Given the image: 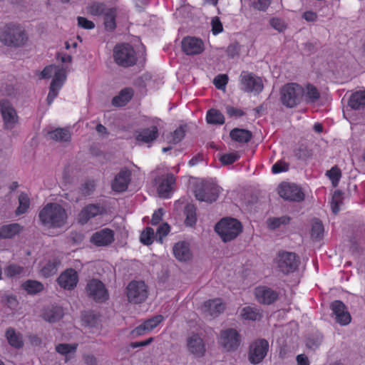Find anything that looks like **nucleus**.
<instances>
[{
  "instance_id": "1",
  "label": "nucleus",
  "mask_w": 365,
  "mask_h": 365,
  "mask_svg": "<svg viewBox=\"0 0 365 365\" xmlns=\"http://www.w3.org/2000/svg\"><path fill=\"white\" fill-rule=\"evenodd\" d=\"M42 224L51 228H61L67 223L68 214L65 208L58 203H48L39 212Z\"/></svg>"
},
{
  "instance_id": "2",
  "label": "nucleus",
  "mask_w": 365,
  "mask_h": 365,
  "mask_svg": "<svg viewBox=\"0 0 365 365\" xmlns=\"http://www.w3.org/2000/svg\"><path fill=\"white\" fill-rule=\"evenodd\" d=\"M66 70L63 66L50 65L41 73L42 78H52L47 96V103L51 105L57 97L66 80Z\"/></svg>"
},
{
  "instance_id": "3",
  "label": "nucleus",
  "mask_w": 365,
  "mask_h": 365,
  "mask_svg": "<svg viewBox=\"0 0 365 365\" xmlns=\"http://www.w3.org/2000/svg\"><path fill=\"white\" fill-rule=\"evenodd\" d=\"M0 41L6 46L17 47L26 43L27 36L21 25L9 24L1 29Z\"/></svg>"
},
{
  "instance_id": "4",
  "label": "nucleus",
  "mask_w": 365,
  "mask_h": 365,
  "mask_svg": "<svg viewBox=\"0 0 365 365\" xmlns=\"http://www.w3.org/2000/svg\"><path fill=\"white\" fill-rule=\"evenodd\" d=\"M242 230L240 221L232 217L222 218L215 225V231L224 242L236 238Z\"/></svg>"
},
{
  "instance_id": "5",
  "label": "nucleus",
  "mask_w": 365,
  "mask_h": 365,
  "mask_svg": "<svg viewBox=\"0 0 365 365\" xmlns=\"http://www.w3.org/2000/svg\"><path fill=\"white\" fill-rule=\"evenodd\" d=\"M303 99V87L297 83H288L281 91L282 103L288 108L299 104Z\"/></svg>"
},
{
  "instance_id": "6",
  "label": "nucleus",
  "mask_w": 365,
  "mask_h": 365,
  "mask_svg": "<svg viewBox=\"0 0 365 365\" xmlns=\"http://www.w3.org/2000/svg\"><path fill=\"white\" fill-rule=\"evenodd\" d=\"M277 269L284 274H289L296 271L299 266V258L290 252H279L274 259Z\"/></svg>"
},
{
  "instance_id": "7",
  "label": "nucleus",
  "mask_w": 365,
  "mask_h": 365,
  "mask_svg": "<svg viewBox=\"0 0 365 365\" xmlns=\"http://www.w3.org/2000/svg\"><path fill=\"white\" fill-rule=\"evenodd\" d=\"M115 62L123 67L134 65L136 62V55L133 48L127 43L117 45L113 53Z\"/></svg>"
},
{
  "instance_id": "8",
  "label": "nucleus",
  "mask_w": 365,
  "mask_h": 365,
  "mask_svg": "<svg viewBox=\"0 0 365 365\" xmlns=\"http://www.w3.org/2000/svg\"><path fill=\"white\" fill-rule=\"evenodd\" d=\"M148 287L143 281H132L126 288V296L130 303L140 304L148 297Z\"/></svg>"
},
{
  "instance_id": "9",
  "label": "nucleus",
  "mask_w": 365,
  "mask_h": 365,
  "mask_svg": "<svg viewBox=\"0 0 365 365\" xmlns=\"http://www.w3.org/2000/svg\"><path fill=\"white\" fill-rule=\"evenodd\" d=\"M220 191V187L215 183L206 182L196 188L195 195L198 200L212 202L217 200Z\"/></svg>"
},
{
  "instance_id": "10",
  "label": "nucleus",
  "mask_w": 365,
  "mask_h": 365,
  "mask_svg": "<svg viewBox=\"0 0 365 365\" xmlns=\"http://www.w3.org/2000/svg\"><path fill=\"white\" fill-rule=\"evenodd\" d=\"M278 193L284 200L300 202L304 198L301 187L296 184L282 182L278 187Z\"/></svg>"
},
{
  "instance_id": "11",
  "label": "nucleus",
  "mask_w": 365,
  "mask_h": 365,
  "mask_svg": "<svg viewBox=\"0 0 365 365\" xmlns=\"http://www.w3.org/2000/svg\"><path fill=\"white\" fill-rule=\"evenodd\" d=\"M242 89L247 92L258 93L263 89L262 81L254 74L243 71L240 75Z\"/></svg>"
},
{
  "instance_id": "12",
  "label": "nucleus",
  "mask_w": 365,
  "mask_h": 365,
  "mask_svg": "<svg viewBox=\"0 0 365 365\" xmlns=\"http://www.w3.org/2000/svg\"><path fill=\"white\" fill-rule=\"evenodd\" d=\"M182 50L187 56L201 54L205 48L204 41L195 36H186L181 42Z\"/></svg>"
},
{
  "instance_id": "13",
  "label": "nucleus",
  "mask_w": 365,
  "mask_h": 365,
  "mask_svg": "<svg viewBox=\"0 0 365 365\" xmlns=\"http://www.w3.org/2000/svg\"><path fill=\"white\" fill-rule=\"evenodd\" d=\"M269 343L265 339H258L253 342L250 347L249 360L252 364H259L267 355Z\"/></svg>"
},
{
  "instance_id": "14",
  "label": "nucleus",
  "mask_w": 365,
  "mask_h": 365,
  "mask_svg": "<svg viewBox=\"0 0 365 365\" xmlns=\"http://www.w3.org/2000/svg\"><path fill=\"white\" fill-rule=\"evenodd\" d=\"M88 295L96 302H104L108 298V290L102 282L98 279H91L86 287Z\"/></svg>"
},
{
  "instance_id": "15",
  "label": "nucleus",
  "mask_w": 365,
  "mask_h": 365,
  "mask_svg": "<svg viewBox=\"0 0 365 365\" xmlns=\"http://www.w3.org/2000/svg\"><path fill=\"white\" fill-rule=\"evenodd\" d=\"M0 111L4 125L7 129H12L18 122V115L11 104L7 101L0 102Z\"/></svg>"
},
{
  "instance_id": "16",
  "label": "nucleus",
  "mask_w": 365,
  "mask_h": 365,
  "mask_svg": "<svg viewBox=\"0 0 365 365\" xmlns=\"http://www.w3.org/2000/svg\"><path fill=\"white\" fill-rule=\"evenodd\" d=\"M135 139L140 145L150 144L158 136V128L156 123L148 128H143L135 132Z\"/></svg>"
},
{
  "instance_id": "17",
  "label": "nucleus",
  "mask_w": 365,
  "mask_h": 365,
  "mask_svg": "<svg viewBox=\"0 0 365 365\" xmlns=\"http://www.w3.org/2000/svg\"><path fill=\"white\" fill-rule=\"evenodd\" d=\"M78 282V274L73 269H67L57 278L58 284L66 290L73 289Z\"/></svg>"
},
{
  "instance_id": "18",
  "label": "nucleus",
  "mask_w": 365,
  "mask_h": 365,
  "mask_svg": "<svg viewBox=\"0 0 365 365\" xmlns=\"http://www.w3.org/2000/svg\"><path fill=\"white\" fill-rule=\"evenodd\" d=\"M175 182V178L172 174L163 175L158 180V192L160 197L168 198L170 197Z\"/></svg>"
},
{
  "instance_id": "19",
  "label": "nucleus",
  "mask_w": 365,
  "mask_h": 365,
  "mask_svg": "<svg viewBox=\"0 0 365 365\" xmlns=\"http://www.w3.org/2000/svg\"><path fill=\"white\" fill-rule=\"evenodd\" d=\"M220 343L227 351L235 349L240 344V336L233 329L222 331L220 337Z\"/></svg>"
},
{
  "instance_id": "20",
  "label": "nucleus",
  "mask_w": 365,
  "mask_h": 365,
  "mask_svg": "<svg viewBox=\"0 0 365 365\" xmlns=\"http://www.w3.org/2000/svg\"><path fill=\"white\" fill-rule=\"evenodd\" d=\"M331 309L337 323L343 326L350 323L351 319V315L344 304L341 301L336 300L332 302Z\"/></svg>"
},
{
  "instance_id": "21",
  "label": "nucleus",
  "mask_w": 365,
  "mask_h": 365,
  "mask_svg": "<svg viewBox=\"0 0 365 365\" xmlns=\"http://www.w3.org/2000/svg\"><path fill=\"white\" fill-rule=\"evenodd\" d=\"M114 241V233L108 228H104L93 234L91 242L98 247L107 246Z\"/></svg>"
},
{
  "instance_id": "22",
  "label": "nucleus",
  "mask_w": 365,
  "mask_h": 365,
  "mask_svg": "<svg viewBox=\"0 0 365 365\" xmlns=\"http://www.w3.org/2000/svg\"><path fill=\"white\" fill-rule=\"evenodd\" d=\"M255 296L259 303L265 304H272L277 298V294L274 291L264 286L255 288Z\"/></svg>"
},
{
  "instance_id": "23",
  "label": "nucleus",
  "mask_w": 365,
  "mask_h": 365,
  "mask_svg": "<svg viewBox=\"0 0 365 365\" xmlns=\"http://www.w3.org/2000/svg\"><path fill=\"white\" fill-rule=\"evenodd\" d=\"M187 347L190 353L197 356L203 355L205 351L203 340L196 334H192L187 337Z\"/></svg>"
},
{
  "instance_id": "24",
  "label": "nucleus",
  "mask_w": 365,
  "mask_h": 365,
  "mask_svg": "<svg viewBox=\"0 0 365 365\" xmlns=\"http://www.w3.org/2000/svg\"><path fill=\"white\" fill-rule=\"evenodd\" d=\"M130 172L128 170H121L112 182L113 190L116 192L125 191L130 181Z\"/></svg>"
},
{
  "instance_id": "25",
  "label": "nucleus",
  "mask_w": 365,
  "mask_h": 365,
  "mask_svg": "<svg viewBox=\"0 0 365 365\" xmlns=\"http://www.w3.org/2000/svg\"><path fill=\"white\" fill-rule=\"evenodd\" d=\"M225 308V305L222 303V299H215L205 302L202 309L207 316L215 317L222 312Z\"/></svg>"
},
{
  "instance_id": "26",
  "label": "nucleus",
  "mask_w": 365,
  "mask_h": 365,
  "mask_svg": "<svg viewBox=\"0 0 365 365\" xmlns=\"http://www.w3.org/2000/svg\"><path fill=\"white\" fill-rule=\"evenodd\" d=\"M103 212V207L99 205H89L81 211L78 217V220L81 224H86L90 219L102 214Z\"/></svg>"
},
{
  "instance_id": "27",
  "label": "nucleus",
  "mask_w": 365,
  "mask_h": 365,
  "mask_svg": "<svg viewBox=\"0 0 365 365\" xmlns=\"http://www.w3.org/2000/svg\"><path fill=\"white\" fill-rule=\"evenodd\" d=\"M173 254L179 261H187L192 258L190 244L185 241H180L173 247Z\"/></svg>"
},
{
  "instance_id": "28",
  "label": "nucleus",
  "mask_w": 365,
  "mask_h": 365,
  "mask_svg": "<svg viewBox=\"0 0 365 365\" xmlns=\"http://www.w3.org/2000/svg\"><path fill=\"white\" fill-rule=\"evenodd\" d=\"M6 338L9 345L15 349H20L24 345L22 335L13 328H9L6 330Z\"/></svg>"
},
{
  "instance_id": "29",
  "label": "nucleus",
  "mask_w": 365,
  "mask_h": 365,
  "mask_svg": "<svg viewBox=\"0 0 365 365\" xmlns=\"http://www.w3.org/2000/svg\"><path fill=\"white\" fill-rule=\"evenodd\" d=\"M63 316V310L61 307H51L45 309L43 317L51 323L56 322Z\"/></svg>"
},
{
  "instance_id": "30",
  "label": "nucleus",
  "mask_w": 365,
  "mask_h": 365,
  "mask_svg": "<svg viewBox=\"0 0 365 365\" xmlns=\"http://www.w3.org/2000/svg\"><path fill=\"white\" fill-rule=\"evenodd\" d=\"M133 91L131 88H124L120 93L113 98V105L115 106H125L133 97Z\"/></svg>"
},
{
  "instance_id": "31",
  "label": "nucleus",
  "mask_w": 365,
  "mask_h": 365,
  "mask_svg": "<svg viewBox=\"0 0 365 365\" xmlns=\"http://www.w3.org/2000/svg\"><path fill=\"white\" fill-rule=\"evenodd\" d=\"M319 92L317 88L311 84H307L303 88V99L307 103H314L319 98Z\"/></svg>"
},
{
  "instance_id": "32",
  "label": "nucleus",
  "mask_w": 365,
  "mask_h": 365,
  "mask_svg": "<svg viewBox=\"0 0 365 365\" xmlns=\"http://www.w3.org/2000/svg\"><path fill=\"white\" fill-rule=\"evenodd\" d=\"M349 105L354 109H360L365 106V91L354 93L350 97Z\"/></svg>"
},
{
  "instance_id": "33",
  "label": "nucleus",
  "mask_w": 365,
  "mask_h": 365,
  "mask_svg": "<svg viewBox=\"0 0 365 365\" xmlns=\"http://www.w3.org/2000/svg\"><path fill=\"white\" fill-rule=\"evenodd\" d=\"M239 314L242 319L256 321L261 317L259 310L252 307H245L239 311Z\"/></svg>"
},
{
  "instance_id": "34",
  "label": "nucleus",
  "mask_w": 365,
  "mask_h": 365,
  "mask_svg": "<svg viewBox=\"0 0 365 365\" xmlns=\"http://www.w3.org/2000/svg\"><path fill=\"white\" fill-rule=\"evenodd\" d=\"M231 138L239 143H247L252 137L251 133L245 129L235 128L230 134Z\"/></svg>"
},
{
  "instance_id": "35",
  "label": "nucleus",
  "mask_w": 365,
  "mask_h": 365,
  "mask_svg": "<svg viewBox=\"0 0 365 365\" xmlns=\"http://www.w3.org/2000/svg\"><path fill=\"white\" fill-rule=\"evenodd\" d=\"M106 29L112 31L115 28L116 9L109 7L103 14Z\"/></svg>"
},
{
  "instance_id": "36",
  "label": "nucleus",
  "mask_w": 365,
  "mask_h": 365,
  "mask_svg": "<svg viewBox=\"0 0 365 365\" xmlns=\"http://www.w3.org/2000/svg\"><path fill=\"white\" fill-rule=\"evenodd\" d=\"M51 139L59 142H67L71 139V133L67 129L57 128L48 133Z\"/></svg>"
},
{
  "instance_id": "37",
  "label": "nucleus",
  "mask_w": 365,
  "mask_h": 365,
  "mask_svg": "<svg viewBox=\"0 0 365 365\" xmlns=\"http://www.w3.org/2000/svg\"><path fill=\"white\" fill-rule=\"evenodd\" d=\"M21 227L18 224H11L0 228V238H11L18 234Z\"/></svg>"
},
{
  "instance_id": "38",
  "label": "nucleus",
  "mask_w": 365,
  "mask_h": 365,
  "mask_svg": "<svg viewBox=\"0 0 365 365\" xmlns=\"http://www.w3.org/2000/svg\"><path fill=\"white\" fill-rule=\"evenodd\" d=\"M206 119L210 124L222 125L225 123L223 115L216 109H210L207 113Z\"/></svg>"
},
{
  "instance_id": "39",
  "label": "nucleus",
  "mask_w": 365,
  "mask_h": 365,
  "mask_svg": "<svg viewBox=\"0 0 365 365\" xmlns=\"http://www.w3.org/2000/svg\"><path fill=\"white\" fill-rule=\"evenodd\" d=\"M59 264V262L56 259L48 261L45 265L41 269V273L45 277H48L53 275L57 272V267Z\"/></svg>"
},
{
  "instance_id": "40",
  "label": "nucleus",
  "mask_w": 365,
  "mask_h": 365,
  "mask_svg": "<svg viewBox=\"0 0 365 365\" xmlns=\"http://www.w3.org/2000/svg\"><path fill=\"white\" fill-rule=\"evenodd\" d=\"M185 225L187 226H192L195 224L197 221L196 217V209L192 205H187L185 207Z\"/></svg>"
},
{
  "instance_id": "41",
  "label": "nucleus",
  "mask_w": 365,
  "mask_h": 365,
  "mask_svg": "<svg viewBox=\"0 0 365 365\" xmlns=\"http://www.w3.org/2000/svg\"><path fill=\"white\" fill-rule=\"evenodd\" d=\"M24 289L29 294H36L43 289V285L36 280H28L23 284Z\"/></svg>"
},
{
  "instance_id": "42",
  "label": "nucleus",
  "mask_w": 365,
  "mask_h": 365,
  "mask_svg": "<svg viewBox=\"0 0 365 365\" xmlns=\"http://www.w3.org/2000/svg\"><path fill=\"white\" fill-rule=\"evenodd\" d=\"M324 226L319 220H314L312 223L311 235L315 240H319L323 237Z\"/></svg>"
},
{
  "instance_id": "43",
  "label": "nucleus",
  "mask_w": 365,
  "mask_h": 365,
  "mask_svg": "<svg viewBox=\"0 0 365 365\" xmlns=\"http://www.w3.org/2000/svg\"><path fill=\"white\" fill-rule=\"evenodd\" d=\"M19 207L16 211V215H21L25 213L30 205V200L26 193H21L19 197Z\"/></svg>"
},
{
  "instance_id": "44",
  "label": "nucleus",
  "mask_w": 365,
  "mask_h": 365,
  "mask_svg": "<svg viewBox=\"0 0 365 365\" xmlns=\"http://www.w3.org/2000/svg\"><path fill=\"white\" fill-rule=\"evenodd\" d=\"M76 349V344H59L56 347L58 353L65 356L74 353Z\"/></svg>"
},
{
  "instance_id": "45",
  "label": "nucleus",
  "mask_w": 365,
  "mask_h": 365,
  "mask_svg": "<svg viewBox=\"0 0 365 365\" xmlns=\"http://www.w3.org/2000/svg\"><path fill=\"white\" fill-rule=\"evenodd\" d=\"M342 204V194L341 192L336 190L334 192L331 202V210L334 214H336Z\"/></svg>"
},
{
  "instance_id": "46",
  "label": "nucleus",
  "mask_w": 365,
  "mask_h": 365,
  "mask_svg": "<svg viewBox=\"0 0 365 365\" xmlns=\"http://www.w3.org/2000/svg\"><path fill=\"white\" fill-rule=\"evenodd\" d=\"M327 176L330 179L334 187H336L341 176V170L336 166L331 168L326 173Z\"/></svg>"
},
{
  "instance_id": "47",
  "label": "nucleus",
  "mask_w": 365,
  "mask_h": 365,
  "mask_svg": "<svg viewBox=\"0 0 365 365\" xmlns=\"http://www.w3.org/2000/svg\"><path fill=\"white\" fill-rule=\"evenodd\" d=\"M109 7L101 3H93L88 7V12L94 16L103 15Z\"/></svg>"
},
{
  "instance_id": "48",
  "label": "nucleus",
  "mask_w": 365,
  "mask_h": 365,
  "mask_svg": "<svg viewBox=\"0 0 365 365\" xmlns=\"http://www.w3.org/2000/svg\"><path fill=\"white\" fill-rule=\"evenodd\" d=\"M164 320V317L162 315H156L144 322L147 331H151L156 328Z\"/></svg>"
},
{
  "instance_id": "49",
  "label": "nucleus",
  "mask_w": 365,
  "mask_h": 365,
  "mask_svg": "<svg viewBox=\"0 0 365 365\" xmlns=\"http://www.w3.org/2000/svg\"><path fill=\"white\" fill-rule=\"evenodd\" d=\"M155 237L154 230L150 227H147L140 235V242L146 245L152 244Z\"/></svg>"
},
{
  "instance_id": "50",
  "label": "nucleus",
  "mask_w": 365,
  "mask_h": 365,
  "mask_svg": "<svg viewBox=\"0 0 365 365\" xmlns=\"http://www.w3.org/2000/svg\"><path fill=\"white\" fill-rule=\"evenodd\" d=\"M83 322L88 327H94L98 324V317L91 312L85 313L82 316Z\"/></svg>"
},
{
  "instance_id": "51",
  "label": "nucleus",
  "mask_w": 365,
  "mask_h": 365,
  "mask_svg": "<svg viewBox=\"0 0 365 365\" xmlns=\"http://www.w3.org/2000/svg\"><path fill=\"white\" fill-rule=\"evenodd\" d=\"M24 272V269L16 264H11L6 267L4 269V273L6 276L13 277L20 275Z\"/></svg>"
},
{
  "instance_id": "52",
  "label": "nucleus",
  "mask_w": 365,
  "mask_h": 365,
  "mask_svg": "<svg viewBox=\"0 0 365 365\" xmlns=\"http://www.w3.org/2000/svg\"><path fill=\"white\" fill-rule=\"evenodd\" d=\"M240 158L237 153H226L220 156V160L223 165H230L235 163Z\"/></svg>"
},
{
  "instance_id": "53",
  "label": "nucleus",
  "mask_w": 365,
  "mask_h": 365,
  "mask_svg": "<svg viewBox=\"0 0 365 365\" xmlns=\"http://www.w3.org/2000/svg\"><path fill=\"white\" fill-rule=\"evenodd\" d=\"M271 26L279 32H283L287 29V24L279 18H272L270 19Z\"/></svg>"
},
{
  "instance_id": "54",
  "label": "nucleus",
  "mask_w": 365,
  "mask_h": 365,
  "mask_svg": "<svg viewBox=\"0 0 365 365\" xmlns=\"http://www.w3.org/2000/svg\"><path fill=\"white\" fill-rule=\"evenodd\" d=\"M289 170V164L283 160H280L275 163L272 168V173L278 174L286 172Z\"/></svg>"
},
{
  "instance_id": "55",
  "label": "nucleus",
  "mask_w": 365,
  "mask_h": 365,
  "mask_svg": "<svg viewBox=\"0 0 365 365\" xmlns=\"http://www.w3.org/2000/svg\"><path fill=\"white\" fill-rule=\"evenodd\" d=\"M228 81V77L225 74H221L216 76L213 81L216 88L220 90H225Z\"/></svg>"
},
{
  "instance_id": "56",
  "label": "nucleus",
  "mask_w": 365,
  "mask_h": 365,
  "mask_svg": "<svg viewBox=\"0 0 365 365\" xmlns=\"http://www.w3.org/2000/svg\"><path fill=\"white\" fill-rule=\"evenodd\" d=\"M289 220L287 217L271 218L268 220V226L271 229H275L282 224L287 223Z\"/></svg>"
},
{
  "instance_id": "57",
  "label": "nucleus",
  "mask_w": 365,
  "mask_h": 365,
  "mask_svg": "<svg viewBox=\"0 0 365 365\" xmlns=\"http://www.w3.org/2000/svg\"><path fill=\"white\" fill-rule=\"evenodd\" d=\"M212 32L214 35H217L222 32L223 26L219 17L215 16L211 20Z\"/></svg>"
},
{
  "instance_id": "58",
  "label": "nucleus",
  "mask_w": 365,
  "mask_h": 365,
  "mask_svg": "<svg viewBox=\"0 0 365 365\" xmlns=\"http://www.w3.org/2000/svg\"><path fill=\"white\" fill-rule=\"evenodd\" d=\"M170 232V226L168 223H163L159 226L157 230L156 237H158V240L162 243L163 237L166 236Z\"/></svg>"
},
{
  "instance_id": "59",
  "label": "nucleus",
  "mask_w": 365,
  "mask_h": 365,
  "mask_svg": "<svg viewBox=\"0 0 365 365\" xmlns=\"http://www.w3.org/2000/svg\"><path fill=\"white\" fill-rule=\"evenodd\" d=\"M185 136V130L182 128H177L173 133L172 134V140L171 141L173 143H178L184 138Z\"/></svg>"
},
{
  "instance_id": "60",
  "label": "nucleus",
  "mask_w": 365,
  "mask_h": 365,
  "mask_svg": "<svg viewBox=\"0 0 365 365\" xmlns=\"http://www.w3.org/2000/svg\"><path fill=\"white\" fill-rule=\"evenodd\" d=\"M96 185L95 182L93 180H90L86 182L83 185L81 191L84 195H90L95 189Z\"/></svg>"
},
{
  "instance_id": "61",
  "label": "nucleus",
  "mask_w": 365,
  "mask_h": 365,
  "mask_svg": "<svg viewBox=\"0 0 365 365\" xmlns=\"http://www.w3.org/2000/svg\"><path fill=\"white\" fill-rule=\"evenodd\" d=\"M78 24L79 26L86 29H91L95 26L93 22L84 17H78Z\"/></svg>"
},
{
  "instance_id": "62",
  "label": "nucleus",
  "mask_w": 365,
  "mask_h": 365,
  "mask_svg": "<svg viewBox=\"0 0 365 365\" xmlns=\"http://www.w3.org/2000/svg\"><path fill=\"white\" fill-rule=\"evenodd\" d=\"M145 328H146V326H145V323L143 322V324L138 326L136 328H135L131 331V335L133 337H136V336L143 335L147 332H149V331H147V329H145Z\"/></svg>"
},
{
  "instance_id": "63",
  "label": "nucleus",
  "mask_w": 365,
  "mask_h": 365,
  "mask_svg": "<svg viewBox=\"0 0 365 365\" xmlns=\"http://www.w3.org/2000/svg\"><path fill=\"white\" fill-rule=\"evenodd\" d=\"M18 301L15 297L9 296L6 299V305L12 311H15L18 307Z\"/></svg>"
},
{
  "instance_id": "64",
  "label": "nucleus",
  "mask_w": 365,
  "mask_h": 365,
  "mask_svg": "<svg viewBox=\"0 0 365 365\" xmlns=\"http://www.w3.org/2000/svg\"><path fill=\"white\" fill-rule=\"evenodd\" d=\"M270 4V0H257L254 2L253 6L255 9L264 11Z\"/></svg>"
}]
</instances>
